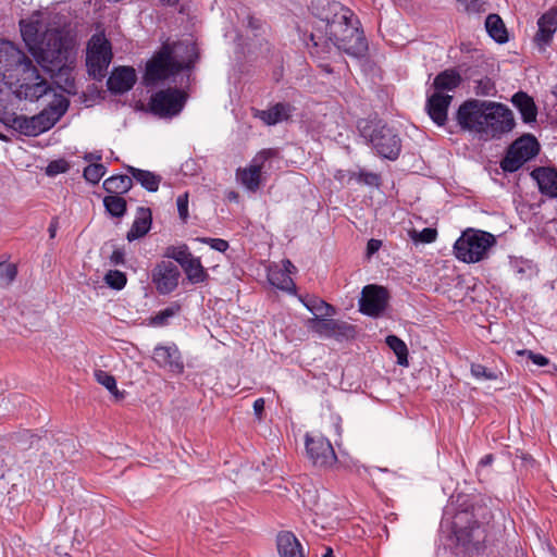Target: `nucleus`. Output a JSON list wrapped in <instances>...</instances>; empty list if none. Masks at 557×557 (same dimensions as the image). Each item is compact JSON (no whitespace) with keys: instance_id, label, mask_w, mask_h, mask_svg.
Wrapping results in <instances>:
<instances>
[{"instance_id":"obj_1","label":"nucleus","mask_w":557,"mask_h":557,"mask_svg":"<svg viewBox=\"0 0 557 557\" xmlns=\"http://www.w3.org/2000/svg\"><path fill=\"white\" fill-rule=\"evenodd\" d=\"M50 90V85L21 49L10 41H0V120L11 123L25 136L41 134L34 116L17 115L15 110L20 100H38Z\"/></svg>"},{"instance_id":"obj_2","label":"nucleus","mask_w":557,"mask_h":557,"mask_svg":"<svg viewBox=\"0 0 557 557\" xmlns=\"http://www.w3.org/2000/svg\"><path fill=\"white\" fill-rule=\"evenodd\" d=\"M57 18L58 15L48 11H35L20 21L21 35L28 51L50 74L70 69L74 61L72 40Z\"/></svg>"},{"instance_id":"obj_3","label":"nucleus","mask_w":557,"mask_h":557,"mask_svg":"<svg viewBox=\"0 0 557 557\" xmlns=\"http://www.w3.org/2000/svg\"><path fill=\"white\" fill-rule=\"evenodd\" d=\"M456 119L462 129L481 138H500L515 126L511 110L495 101L467 100L459 107Z\"/></svg>"},{"instance_id":"obj_4","label":"nucleus","mask_w":557,"mask_h":557,"mask_svg":"<svg viewBox=\"0 0 557 557\" xmlns=\"http://www.w3.org/2000/svg\"><path fill=\"white\" fill-rule=\"evenodd\" d=\"M332 9L334 16L331 20L327 16L321 17L324 25L311 34L313 46L318 48L322 45L323 49L333 46L355 58L366 55L368 42L363 32L352 25V12L338 3H333Z\"/></svg>"},{"instance_id":"obj_5","label":"nucleus","mask_w":557,"mask_h":557,"mask_svg":"<svg viewBox=\"0 0 557 557\" xmlns=\"http://www.w3.org/2000/svg\"><path fill=\"white\" fill-rule=\"evenodd\" d=\"M332 9L334 16L331 20L327 16L321 17L324 25L311 34L313 46L318 48L322 45L323 49L333 46L355 58L366 55L368 42L363 32L352 25V12L338 3H333Z\"/></svg>"},{"instance_id":"obj_6","label":"nucleus","mask_w":557,"mask_h":557,"mask_svg":"<svg viewBox=\"0 0 557 557\" xmlns=\"http://www.w3.org/2000/svg\"><path fill=\"white\" fill-rule=\"evenodd\" d=\"M332 9L334 16L331 20L327 16L321 17L324 25L311 34L313 46L318 48L322 45L323 49L333 46L355 58L366 55L368 42L363 32L352 25V12L338 3H333Z\"/></svg>"},{"instance_id":"obj_7","label":"nucleus","mask_w":557,"mask_h":557,"mask_svg":"<svg viewBox=\"0 0 557 557\" xmlns=\"http://www.w3.org/2000/svg\"><path fill=\"white\" fill-rule=\"evenodd\" d=\"M197 58L195 46L189 42L163 44L146 65L145 81L148 85L169 78L188 70Z\"/></svg>"},{"instance_id":"obj_8","label":"nucleus","mask_w":557,"mask_h":557,"mask_svg":"<svg viewBox=\"0 0 557 557\" xmlns=\"http://www.w3.org/2000/svg\"><path fill=\"white\" fill-rule=\"evenodd\" d=\"M496 237L485 231L467 228L454 244L455 257L465 263H478L488 257Z\"/></svg>"},{"instance_id":"obj_9","label":"nucleus","mask_w":557,"mask_h":557,"mask_svg":"<svg viewBox=\"0 0 557 557\" xmlns=\"http://www.w3.org/2000/svg\"><path fill=\"white\" fill-rule=\"evenodd\" d=\"M361 135L368 139L377 154L395 160L400 152V139L395 131L381 120L362 121L358 125Z\"/></svg>"},{"instance_id":"obj_10","label":"nucleus","mask_w":557,"mask_h":557,"mask_svg":"<svg viewBox=\"0 0 557 557\" xmlns=\"http://www.w3.org/2000/svg\"><path fill=\"white\" fill-rule=\"evenodd\" d=\"M274 149H262L259 151L245 168L236 170V181L248 191L256 193L265 181L263 176L267 170V163L276 157Z\"/></svg>"},{"instance_id":"obj_11","label":"nucleus","mask_w":557,"mask_h":557,"mask_svg":"<svg viewBox=\"0 0 557 557\" xmlns=\"http://www.w3.org/2000/svg\"><path fill=\"white\" fill-rule=\"evenodd\" d=\"M111 60L112 50L110 41L102 34L94 35L88 42L86 55L89 75L95 79L103 78Z\"/></svg>"},{"instance_id":"obj_12","label":"nucleus","mask_w":557,"mask_h":557,"mask_svg":"<svg viewBox=\"0 0 557 557\" xmlns=\"http://www.w3.org/2000/svg\"><path fill=\"white\" fill-rule=\"evenodd\" d=\"M539 152V144L532 136H524L517 139L509 148L507 154L500 162L505 172L518 171L527 161L534 158Z\"/></svg>"},{"instance_id":"obj_13","label":"nucleus","mask_w":557,"mask_h":557,"mask_svg":"<svg viewBox=\"0 0 557 557\" xmlns=\"http://www.w3.org/2000/svg\"><path fill=\"white\" fill-rule=\"evenodd\" d=\"M306 453L313 466L319 468L332 467L336 460V454L331 442L321 434L306 435Z\"/></svg>"},{"instance_id":"obj_14","label":"nucleus","mask_w":557,"mask_h":557,"mask_svg":"<svg viewBox=\"0 0 557 557\" xmlns=\"http://www.w3.org/2000/svg\"><path fill=\"white\" fill-rule=\"evenodd\" d=\"M186 95L178 89H165L151 97V111L161 117L177 115L184 108Z\"/></svg>"},{"instance_id":"obj_15","label":"nucleus","mask_w":557,"mask_h":557,"mask_svg":"<svg viewBox=\"0 0 557 557\" xmlns=\"http://www.w3.org/2000/svg\"><path fill=\"white\" fill-rule=\"evenodd\" d=\"M180 277L178 267L170 260L157 263L151 272V281L160 295L173 293L178 286Z\"/></svg>"},{"instance_id":"obj_16","label":"nucleus","mask_w":557,"mask_h":557,"mask_svg":"<svg viewBox=\"0 0 557 557\" xmlns=\"http://www.w3.org/2000/svg\"><path fill=\"white\" fill-rule=\"evenodd\" d=\"M388 301L387 290L377 285H367L363 287L359 299L360 312L376 318L381 315Z\"/></svg>"},{"instance_id":"obj_17","label":"nucleus","mask_w":557,"mask_h":557,"mask_svg":"<svg viewBox=\"0 0 557 557\" xmlns=\"http://www.w3.org/2000/svg\"><path fill=\"white\" fill-rule=\"evenodd\" d=\"M69 100L62 95H54L52 101L41 112L34 115L35 123L40 133L49 131L65 114L69 108Z\"/></svg>"},{"instance_id":"obj_18","label":"nucleus","mask_w":557,"mask_h":557,"mask_svg":"<svg viewBox=\"0 0 557 557\" xmlns=\"http://www.w3.org/2000/svg\"><path fill=\"white\" fill-rule=\"evenodd\" d=\"M152 359L163 369L180 374L184 371V362L177 346L173 343L157 345L153 348Z\"/></svg>"},{"instance_id":"obj_19","label":"nucleus","mask_w":557,"mask_h":557,"mask_svg":"<svg viewBox=\"0 0 557 557\" xmlns=\"http://www.w3.org/2000/svg\"><path fill=\"white\" fill-rule=\"evenodd\" d=\"M295 270V265L288 259H285L282 261V267L270 265L268 268V281L272 286L281 290L293 293L295 290V283L290 274Z\"/></svg>"},{"instance_id":"obj_20","label":"nucleus","mask_w":557,"mask_h":557,"mask_svg":"<svg viewBox=\"0 0 557 557\" xmlns=\"http://www.w3.org/2000/svg\"><path fill=\"white\" fill-rule=\"evenodd\" d=\"M537 33L534 41L541 50H545L552 42L557 30V9L545 12L537 21Z\"/></svg>"},{"instance_id":"obj_21","label":"nucleus","mask_w":557,"mask_h":557,"mask_svg":"<svg viewBox=\"0 0 557 557\" xmlns=\"http://www.w3.org/2000/svg\"><path fill=\"white\" fill-rule=\"evenodd\" d=\"M136 83V73L133 67L121 66L112 71L108 78V89L113 94H125L131 90Z\"/></svg>"},{"instance_id":"obj_22","label":"nucleus","mask_w":557,"mask_h":557,"mask_svg":"<svg viewBox=\"0 0 557 557\" xmlns=\"http://www.w3.org/2000/svg\"><path fill=\"white\" fill-rule=\"evenodd\" d=\"M451 95H440L433 92L426 101V109L430 117L437 124L444 125L447 120V111L451 103Z\"/></svg>"},{"instance_id":"obj_23","label":"nucleus","mask_w":557,"mask_h":557,"mask_svg":"<svg viewBox=\"0 0 557 557\" xmlns=\"http://www.w3.org/2000/svg\"><path fill=\"white\" fill-rule=\"evenodd\" d=\"M309 327L320 336L332 337L338 334H345L350 329L345 322H341L333 319H326V317L312 318L309 320Z\"/></svg>"},{"instance_id":"obj_24","label":"nucleus","mask_w":557,"mask_h":557,"mask_svg":"<svg viewBox=\"0 0 557 557\" xmlns=\"http://www.w3.org/2000/svg\"><path fill=\"white\" fill-rule=\"evenodd\" d=\"M276 547L280 557H306L302 545L290 531H281L276 535Z\"/></svg>"},{"instance_id":"obj_25","label":"nucleus","mask_w":557,"mask_h":557,"mask_svg":"<svg viewBox=\"0 0 557 557\" xmlns=\"http://www.w3.org/2000/svg\"><path fill=\"white\" fill-rule=\"evenodd\" d=\"M542 194L557 198V171L550 168H537L532 171Z\"/></svg>"},{"instance_id":"obj_26","label":"nucleus","mask_w":557,"mask_h":557,"mask_svg":"<svg viewBox=\"0 0 557 557\" xmlns=\"http://www.w3.org/2000/svg\"><path fill=\"white\" fill-rule=\"evenodd\" d=\"M461 82L462 78L456 70H445L437 74L433 81L434 92L449 95V92H454L459 87Z\"/></svg>"},{"instance_id":"obj_27","label":"nucleus","mask_w":557,"mask_h":557,"mask_svg":"<svg viewBox=\"0 0 557 557\" xmlns=\"http://www.w3.org/2000/svg\"><path fill=\"white\" fill-rule=\"evenodd\" d=\"M151 220L152 218L150 209L139 207L137 209L133 225L126 235L128 242H133L145 236L151 227Z\"/></svg>"},{"instance_id":"obj_28","label":"nucleus","mask_w":557,"mask_h":557,"mask_svg":"<svg viewBox=\"0 0 557 557\" xmlns=\"http://www.w3.org/2000/svg\"><path fill=\"white\" fill-rule=\"evenodd\" d=\"M511 102L519 110L524 123H533L536 120L537 110L533 99L525 92L519 91L512 96Z\"/></svg>"},{"instance_id":"obj_29","label":"nucleus","mask_w":557,"mask_h":557,"mask_svg":"<svg viewBox=\"0 0 557 557\" xmlns=\"http://www.w3.org/2000/svg\"><path fill=\"white\" fill-rule=\"evenodd\" d=\"M127 172L132 175L137 183H139L146 190L154 193L159 189L161 183V176L147 171L134 168L132 165L126 166Z\"/></svg>"},{"instance_id":"obj_30","label":"nucleus","mask_w":557,"mask_h":557,"mask_svg":"<svg viewBox=\"0 0 557 557\" xmlns=\"http://www.w3.org/2000/svg\"><path fill=\"white\" fill-rule=\"evenodd\" d=\"M290 115V106L287 103H276L268 110L259 113V117L268 125H275L287 120Z\"/></svg>"},{"instance_id":"obj_31","label":"nucleus","mask_w":557,"mask_h":557,"mask_svg":"<svg viewBox=\"0 0 557 557\" xmlns=\"http://www.w3.org/2000/svg\"><path fill=\"white\" fill-rule=\"evenodd\" d=\"M487 34L498 44L508 41V34L503 20L497 14H490L485 20Z\"/></svg>"},{"instance_id":"obj_32","label":"nucleus","mask_w":557,"mask_h":557,"mask_svg":"<svg viewBox=\"0 0 557 557\" xmlns=\"http://www.w3.org/2000/svg\"><path fill=\"white\" fill-rule=\"evenodd\" d=\"M182 269L191 284L203 283L208 278V273L202 267L200 259L194 256L188 259V262L183 264Z\"/></svg>"},{"instance_id":"obj_33","label":"nucleus","mask_w":557,"mask_h":557,"mask_svg":"<svg viewBox=\"0 0 557 557\" xmlns=\"http://www.w3.org/2000/svg\"><path fill=\"white\" fill-rule=\"evenodd\" d=\"M132 185L133 181L128 175H113L103 182L106 191L113 195L127 193Z\"/></svg>"},{"instance_id":"obj_34","label":"nucleus","mask_w":557,"mask_h":557,"mask_svg":"<svg viewBox=\"0 0 557 557\" xmlns=\"http://www.w3.org/2000/svg\"><path fill=\"white\" fill-rule=\"evenodd\" d=\"M182 310V306L178 301L171 302L166 308L157 312L150 318V325L152 326H165L170 320L176 317Z\"/></svg>"},{"instance_id":"obj_35","label":"nucleus","mask_w":557,"mask_h":557,"mask_svg":"<svg viewBox=\"0 0 557 557\" xmlns=\"http://www.w3.org/2000/svg\"><path fill=\"white\" fill-rule=\"evenodd\" d=\"M386 345L397 357V363L403 367L408 366V348L403 339L396 335H388L385 339Z\"/></svg>"},{"instance_id":"obj_36","label":"nucleus","mask_w":557,"mask_h":557,"mask_svg":"<svg viewBox=\"0 0 557 557\" xmlns=\"http://www.w3.org/2000/svg\"><path fill=\"white\" fill-rule=\"evenodd\" d=\"M304 305L314 314V318L331 317L335 313V310L331 305L317 297L305 300Z\"/></svg>"},{"instance_id":"obj_37","label":"nucleus","mask_w":557,"mask_h":557,"mask_svg":"<svg viewBox=\"0 0 557 557\" xmlns=\"http://www.w3.org/2000/svg\"><path fill=\"white\" fill-rule=\"evenodd\" d=\"M106 210L115 218H121L126 212V201L120 195L110 194L103 198Z\"/></svg>"},{"instance_id":"obj_38","label":"nucleus","mask_w":557,"mask_h":557,"mask_svg":"<svg viewBox=\"0 0 557 557\" xmlns=\"http://www.w3.org/2000/svg\"><path fill=\"white\" fill-rule=\"evenodd\" d=\"M95 377L99 384L104 386L115 398H122L123 395L120 393L116 386V380L110 373L103 370H97Z\"/></svg>"},{"instance_id":"obj_39","label":"nucleus","mask_w":557,"mask_h":557,"mask_svg":"<svg viewBox=\"0 0 557 557\" xmlns=\"http://www.w3.org/2000/svg\"><path fill=\"white\" fill-rule=\"evenodd\" d=\"M107 169L101 163H91L84 169V177L92 183L97 184L104 176Z\"/></svg>"},{"instance_id":"obj_40","label":"nucleus","mask_w":557,"mask_h":557,"mask_svg":"<svg viewBox=\"0 0 557 557\" xmlns=\"http://www.w3.org/2000/svg\"><path fill=\"white\" fill-rule=\"evenodd\" d=\"M165 256L168 258L174 259L181 267L188 262V259L193 257L187 246L169 247L166 249Z\"/></svg>"},{"instance_id":"obj_41","label":"nucleus","mask_w":557,"mask_h":557,"mask_svg":"<svg viewBox=\"0 0 557 557\" xmlns=\"http://www.w3.org/2000/svg\"><path fill=\"white\" fill-rule=\"evenodd\" d=\"M17 269L13 263L0 262V287L8 286L16 277Z\"/></svg>"},{"instance_id":"obj_42","label":"nucleus","mask_w":557,"mask_h":557,"mask_svg":"<svg viewBox=\"0 0 557 557\" xmlns=\"http://www.w3.org/2000/svg\"><path fill=\"white\" fill-rule=\"evenodd\" d=\"M106 283L113 289H122L127 282L126 275L117 270H110L104 276Z\"/></svg>"},{"instance_id":"obj_43","label":"nucleus","mask_w":557,"mask_h":557,"mask_svg":"<svg viewBox=\"0 0 557 557\" xmlns=\"http://www.w3.org/2000/svg\"><path fill=\"white\" fill-rule=\"evenodd\" d=\"M474 92L478 96H494L496 94V87L494 82L488 77H483L474 82Z\"/></svg>"},{"instance_id":"obj_44","label":"nucleus","mask_w":557,"mask_h":557,"mask_svg":"<svg viewBox=\"0 0 557 557\" xmlns=\"http://www.w3.org/2000/svg\"><path fill=\"white\" fill-rule=\"evenodd\" d=\"M349 180H354L369 186H376L379 185L380 177L375 173L360 170L359 172L349 173Z\"/></svg>"},{"instance_id":"obj_45","label":"nucleus","mask_w":557,"mask_h":557,"mask_svg":"<svg viewBox=\"0 0 557 557\" xmlns=\"http://www.w3.org/2000/svg\"><path fill=\"white\" fill-rule=\"evenodd\" d=\"M436 236H437L436 230L431 228V227H425L420 232L413 231L411 233V238L414 242H421V243H425V244H431V243L435 242Z\"/></svg>"},{"instance_id":"obj_46","label":"nucleus","mask_w":557,"mask_h":557,"mask_svg":"<svg viewBox=\"0 0 557 557\" xmlns=\"http://www.w3.org/2000/svg\"><path fill=\"white\" fill-rule=\"evenodd\" d=\"M471 374L479 380H496L497 375L480 363L471 364Z\"/></svg>"},{"instance_id":"obj_47","label":"nucleus","mask_w":557,"mask_h":557,"mask_svg":"<svg viewBox=\"0 0 557 557\" xmlns=\"http://www.w3.org/2000/svg\"><path fill=\"white\" fill-rule=\"evenodd\" d=\"M520 356H527L534 364L539 367H546L549 363V359L544 355L533 352L529 349H521L517 351Z\"/></svg>"},{"instance_id":"obj_48","label":"nucleus","mask_w":557,"mask_h":557,"mask_svg":"<svg viewBox=\"0 0 557 557\" xmlns=\"http://www.w3.org/2000/svg\"><path fill=\"white\" fill-rule=\"evenodd\" d=\"M176 206H177V211H178V215L181 218V220L183 222H186L188 216H189V212H188V193H184L182 195H180L176 199Z\"/></svg>"},{"instance_id":"obj_49","label":"nucleus","mask_w":557,"mask_h":557,"mask_svg":"<svg viewBox=\"0 0 557 557\" xmlns=\"http://www.w3.org/2000/svg\"><path fill=\"white\" fill-rule=\"evenodd\" d=\"M69 170V164L64 160H55L48 164L46 173L49 176H54L61 173H65Z\"/></svg>"},{"instance_id":"obj_50","label":"nucleus","mask_w":557,"mask_h":557,"mask_svg":"<svg viewBox=\"0 0 557 557\" xmlns=\"http://www.w3.org/2000/svg\"><path fill=\"white\" fill-rule=\"evenodd\" d=\"M201 243L209 245L212 249L224 252L228 248V243L222 238H210L203 237L200 239Z\"/></svg>"},{"instance_id":"obj_51","label":"nucleus","mask_w":557,"mask_h":557,"mask_svg":"<svg viewBox=\"0 0 557 557\" xmlns=\"http://www.w3.org/2000/svg\"><path fill=\"white\" fill-rule=\"evenodd\" d=\"M467 13H479L482 11L481 0H456Z\"/></svg>"},{"instance_id":"obj_52","label":"nucleus","mask_w":557,"mask_h":557,"mask_svg":"<svg viewBox=\"0 0 557 557\" xmlns=\"http://www.w3.org/2000/svg\"><path fill=\"white\" fill-rule=\"evenodd\" d=\"M382 246V242L380 239L371 238L367 244V255L370 257L374 255Z\"/></svg>"},{"instance_id":"obj_53","label":"nucleus","mask_w":557,"mask_h":557,"mask_svg":"<svg viewBox=\"0 0 557 557\" xmlns=\"http://www.w3.org/2000/svg\"><path fill=\"white\" fill-rule=\"evenodd\" d=\"M510 268L515 274H523L525 272L524 262L518 259L510 261Z\"/></svg>"},{"instance_id":"obj_54","label":"nucleus","mask_w":557,"mask_h":557,"mask_svg":"<svg viewBox=\"0 0 557 557\" xmlns=\"http://www.w3.org/2000/svg\"><path fill=\"white\" fill-rule=\"evenodd\" d=\"M264 410V399L258 398L253 401V411L258 418H261Z\"/></svg>"},{"instance_id":"obj_55","label":"nucleus","mask_w":557,"mask_h":557,"mask_svg":"<svg viewBox=\"0 0 557 557\" xmlns=\"http://www.w3.org/2000/svg\"><path fill=\"white\" fill-rule=\"evenodd\" d=\"M349 173H352L351 171H344V170H337L334 174L335 180L344 183V182H351L352 180H349Z\"/></svg>"},{"instance_id":"obj_56","label":"nucleus","mask_w":557,"mask_h":557,"mask_svg":"<svg viewBox=\"0 0 557 557\" xmlns=\"http://www.w3.org/2000/svg\"><path fill=\"white\" fill-rule=\"evenodd\" d=\"M111 261L114 264H122L124 263V252L120 249H116L111 255Z\"/></svg>"},{"instance_id":"obj_57","label":"nucleus","mask_w":557,"mask_h":557,"mask_svg":"<svg viewBox=\"0 0 557 557\" xmlns=\"http://www.w3.org/2000/svg\"><path fill=\"white\" fill-rule=\"evenodd\" d=\"M247 25L251 29H258L261 26V21L259 18L253 17V16H248Z\"/></svg>"},{"instance_id":"obj_58","label":"nucleus","mask_w":557,"mask_h":557,"mask_svg":"<svg viewBox=\"0 0 557 557\" xmlns=\"http://www.w3.org/2000/svg\"><path fill=\"white\" fill-rule=\"evenodd\" d=\"M101 154L99 152H90V153H87L84 159L86 161H100L101 160Z\"/></svg>"},{"instance_id":"obj_59","label":"nucleus","mask_w":557,"mask_h":557,"mask_svg":"<svg viewBox=\"0 0 557 557\" xmlns=\"http://www.w3.org/2000/svg\"><path fill=\"white\" fill-rule=\"evenodd\" d=\"M494 458H493V455H485L481 460H480V466H488L493 462Z\"/></svg>"},{"instance_id":"obj_60","label":"nucleus","mask_w":557,"mask_h":557,"mask_svg":"<svg viewBox=\"0 0 557 557\" xmlns=\"http://www.w3.org/2000/svg\"><path fill=\"white\" fill-rule=\"evenodd\" d=\"M162 5L175 7L180 0H158Z\"/></svg>"},{"instance_id":"obj_61","label":"nucleus","mask_w":557,"mask_h":557,"mask_svg":"<svg viewBox=\"0 0 557 557\" xmlns=\"http://www.w3.org/2000/svg\"><path fill=\"white\" fill-rule=\"evenodd\" d=\"M55 232H57V222H52L49 226V234H50L51 238H53L55 236Z\"/></svg>"},{"instance_id":"obj_62","label":"nucleus","mask_w":557,"mask_h":557,"mask_svg":"<svg viewBox=\"0 0 557 557\" xmlns=\"http://www.w3.org/2000/svg\"><path fill=\"white\" fill-rule=\"evenodd\" d=\"M322 557H335L333 554L332 548H326V552L323 554Z\"/></svg>"},{"instance_id":"obj_63","label":"nucleus","mask_w":557,"mask_h":557,"mask_svg":"<svg viewBox=\"0 0 557 557\" xmlns=\"http://www.w3.org/2000/svg\"><path fill=\"white\" fill-rule=\"evenodd\" d=\"M453 528H454V533H456V534H457V533H458V525H457V522H454V527H453Z\"/></svg>"},{"instance_id":"obj_64","label":"nucleus","mask_w":557,"mask_h":557,"mask_svg":"<svg viewBox=\"0 0 557 557\" xmlns=\"http://www.w3.org/2000/svg\"><path fill=\"white\" fill-rule=\"evenodd\" d=\"M554 95L557 97V86L554 88Z\"/></svg>"}]
</instances>
